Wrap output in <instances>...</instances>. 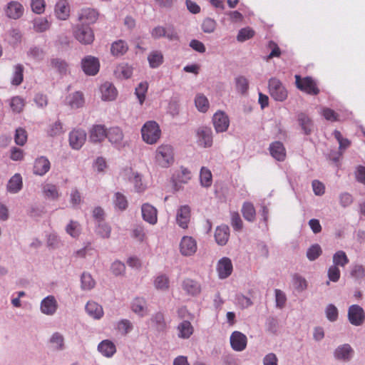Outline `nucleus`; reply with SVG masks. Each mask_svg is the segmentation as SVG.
Returning <instances> with one entry per match:
<instances>
[{"label":"nucleus","instance_id":"nucleus-54","mask_svg":"<svg viewBox=\"0 0 365 365\" xmlns=\"http://www.w3.org/2000/svg\"><path fill=\"white\" fill-rule=\"evenodd\" d=\"M236 88L241 93H245L247 92L249 84L247 79L244 76H239L235 78Z\"/></svg>","mask_w":365,"mask_h":365},{"label":"nucleus","instance_id":"nucleus-12","mask_svg":"<svg viewBox=\"0 0 365 365\" xmlns=\"http://www.w3.org/2000/svg\"><path fill=\"white\" fill-rule=\"evenodd\" d=\"M98 13L90 8L82 9L78 13V20L82 26H88L95 23L98 19Z\"/></svg>","mask_w":365,"mask_h":365},{"label":"nucleus","instance_id":"nucleus-38","mask_svg":"<svg viewBox=\"0 0 365 365\" xmlns=\"http://www.w3.org/2000/svg\"><path fill=\"white\" fill-rule=\"evenodd\" d=\"M200 180L202 186L209 187L212 184V175L211 171L205 168L202 167L200 173Z\"/></svg>","mask_w":365,"mask_h":365},{"label":"nucleus","instance_id":"nucleus-20","mask_svg":"<svg viewBox=\"0 0 365 365\" xmlns=\"http://www.w3.org/2000/svg\"><path fill=\"white\" fill-rule=\"evenodd\" d=\"M107 134L104 125H95L90 130V140L93 143H100L106 138Z\"/></svg>","mask_w":365,"mask_h":365},{"label":"nucleus","instance_id":"nucleus-56","mask_svg":"<svg viewBox=\"0 0 365 365\" xmlns=\"http://www.w3.org/2000/svg\"><path fill=\"white\" fill-rule=\"evenodd\" d=\"M231 225L236 231H240L243 227L242 220L237 212L231 213Z\"/></svg>","mask_w":365,"mask_h":365},{"label":"nucleus","instance_id":"nucleus-9","mask_svg":"<svg viewBox=\"0 0 365 365\" xmlns=\"http://www.w3.org/2000/svg\"><path fill=\"white\" fill-rule=\"evenodd\" d=\"M74 35L81 43L90 44L94 40L93 30L88 26H78L74 31Z\"/></svg>","mask_w":365,"mask_h":365},{"label":"nucleus","instance_id":"nucleus-2","mask_svg":"<svg viewBox=\"0 0 365 365\" xmlns=\"http://www.w3.org/2000/svg\"><path fill=\"white\" fill-rule=\"evenodd\" d=\"M143 140L148 144H155L160 138L159 125L153 120L146 122L141 128Z\"/></svg>","mask_w":365,"mask_h":365},{"label":"nucleus","instance_id":"nucleus-30","mask_svg":"<svg viewBox=\"0 0 365 365\" xmlns=\"http://www.w3.org/2000/svg\"><path fill=\"white\" fill-rule=\"evenodd\" d=\"M128 50V46L123 40H118L111 44L110 52L114 56H123Z\"/></svg>","mask_w":365,"mask_h":365},{"label":"nucleus","instance_id":"nucleus-43","mask_svg":"<svg viewBox=\"0 0 365 365\" xmlns=\"http://www.w3.org/2000/svg\"><path fill=\"white\" fill-rule=\"evenodd\" d=\"M154 285L157 289L165 291L169 288V279L165 274L159 275L155 278Z\"/></svg>","mask_w":365,"mask_h":365},{"label":"nucleus","instance_id":"nucleus-51","mask_svg":"<svg viewBox=\"0 0 365 365\" xmlns=\"http://www.w3.org/2000/svg\"><path fill=\"white\" fill-rule=\"evenodd\" d=\"M23 72L24 67L22 65H17L15 66V71L14 73V76L11 81L13 85L19 86L23 81Z\"/></svg>","mask_w":365,"mask_h":365},{"label":"nucleus","instance_id":"nucleus-55","mask_svg":"<svg viewBox=\"0 0 365 365\" xmlns=\"http://www.w3.org/2000/svg\"><path fill=\"white\" fill-rule=\"evenodd\" d=\"M81 286L83 289H91L95 286V281L91 275L88 273H83L81 276Z\"/></svg>","mask_w":365,"mask_h":365},{"label":"nucleus","instance_id":"nucleus-32","mask_svg":"<svg viewBox=\"0 0 365 365\" xmlns=\"http://www.w3.org/2000/svg\"><path fill=\"white\" fill-rule=\"evenodd\" d=\"M297 120L304 134H310L313 128V123L310 118L307 114L301 113L298 115Z\"/></svg>","mask_w":365,"mask_h":365},{"label":"nucleus","instance_id":"nucleus-61","mask_svg":"<svg viewBox=\"0 0 365 365\" xmlns=\"http://www.w3.org/2000/svg\"><path fill=\"white\" fill-rule=\"evenodd\" d=\"M334 136L339 142V149L344 150L349 147L351 142L347 138H344L340 131L335 130L334 131Z\"/></svg>","mask_w":365,"mask_h":365},{"label":"nucleus","instance_id":"nucleus-40","mask_svg":"<svg viewBox=\"0 0 365 365\" xmlns=\"http://www.w3.org/2000/svg\"><path fill=\"white\" fill-rule=\"evenodd\" d=\"M51 65L61 74H65L68 71V63L61 58H52Z\"/></svg>","mask_w":365,"mask_h":365},{"label":"nucleus","instance_id":"nucleus-10","mask_svg":"<svg viewBox=\"0 0 365 365\" xmlns=\"http://www.w3.org/2000/svg\"><path fill=\"white\" fill-rule=\"evenodd\" d=\"M197 142L200 146L210 148L212 145V132L211 128L200 127L197 130Z\"/></svg>","mask_w":365,"mask_h":365},{"label":"nucleus","instance_id":"nucleus-23","mask_svg":"<svg viewBox=\"0 0 365 365\" xmlns=\"http://www.w3.org/2000/svg\"><path fill=\"white\" fill-rule=\"evenodd\" d=\"M6 15L14 19L20 18L24 13L23 6L18 1H11L6 9Z\"/></svg>","mask_w":365,"mask_h":365},{"label":"nucleus","instance_id":"nucleus-46","mask_svg":"<svg viewBox=\"0 0 365 365\" xmlns=\"http://www.w3.org/2000/svg\"><path fill=\"white\" fill-rule=\"evenodd\" d=\"M43 191L46 197L52 200H56L59 196L56 186L52 184L45 185Z\"/></svg>","mask_w":365,"mask_h":365},{"label":"nucleus","instance_id":"nucleus-17","mask_svg":"<svg viewBox=\"0 0 365 365\" xmlns=\"http://www.w3.org/2000/svg\"><path fill=\"white\" fill-rule=\"evenodd\" d=\"M58 307L57 302L53 296H48L42 300L41 304V312L47 315L53 314Z\"/></svg>","mask_w":365,"mask_h":365},{"label":"nucleus","instance_id":"nucleus-64","mask_svg":"<svg viewBox=\"0 0 365 365\" xmlns=\"http://www.w3.org/2000/svg\"><path fill=\"white\" fill-rule=\"evenodd\" d=\"M111 228L105 223H99L97 234L103 238H108L110 235Z\"/></svg>","mask_w":365,"mask_h":365},{"label":"nucleus","instance_id":"nucleus-18","mask_svg":"<svg viewBox=\"0 0 365 365\" xmlns=\"http://www.w3.org/2000/svg\"><path fill=\"white\" fill-rule=\"evenodd\" d=\"M142 215L144 220L150 224L154 225L157 222V210L148 203L142 205Z\"/></svg>","mask_w":365,"mask_h":365},{"label":"nucleus","instance_id":"nucleus-49","mask_svg":"<svg viewBox=\"0 0 365 365\" xmlns=\"http://www.w3.org/2000/svg\"><path fill=\"white\" fill-rule=\"evenodd\" d=\"M148 85L146 82L139 83L135 88V95L139 100L140 103L142 105L145 98V93L148 91Z\"/></svg>","mask_w":365,"mask_h":365},{"label":"nucleus","instance_id":"nucleus-13","mask_svg":"<svg viewBox=\"0 0 365 365\" xmlns=\"http://www.w3.org/2000/svg\"><path fill=\"white\" fill-rule=\"evenodd\" d=\"M212 121L215 129L217 133L225 132L229 127L230 120L224 112L218 111L215 113Z\"/></svg>","mask_w":365,"mask_h":365},{"label":"nucleus","instance_id":"nucleus-62","mask_svg":"<svg viewBox=\"0 0 365 365\" xmlns=\"http://www.w3.org/2000/svg\"><path fill=\"white\" fill-rule=\"evenodd\" d=\"M216 27V22L210 18L205 19L202 24V29L205 33H212Z\"/></svg>","mask_w":365,"mask_h":365},{"label":"nucleus","instance_id":"nucleus-48","mask_svg":"<svg viewBox=\"0 0 365 365\" xmlns=\"http://www.w3.org/2000/svg\"><path fill=\"white\" fill-rule=\"evenodd\" d=\"M192 178L191 172L186 168L181 167L180 172L176 177V180L180 183L186 184Z\"/></svg>","mask_w":365,"mask_h":365},{"label":"nucleus","instance_id":"nucleus-22","mask_svg":"<svg viewBox=\"0 0 365 365\" xmlns=\"http://www.w3.org/2000/svg\"><path fill=\"white\" fill-rule=\"evenodd\" d=\"M50 165V162L46 158H38L34 163V173L38 175H43L49 170Z\"/></svg>","mask_w":365,"mask_h":365},{"label":"nucleus","instance_id":"nucleus-57","mask_svg":"<svg viewBox=\"0 0 365 365\" xmlns=\"http://www.w3.org/2000/svg\"><path fill=\"white\" fill-rule=\"evenodd\" d=\"M15 143L19 145H24L27 140V133L26 131L21 128H17L16 130L15 134Z\"/></svg>","mask_w":365,"mask_h":365},{"label":"nucleus","instance_id":"nucleus-25","mask_svg":"<svg viewBox=\"0 0 365 365\" xmlns=\"http://www.w3.org/2000/svg\"><path fill=\"white\" fill-rule=\"evenodd\" d=\"M182 287L187 294L190 295H197L201 292L199 283L191 279H185L182 282Z\"/></svg>","mask_w":365,"mask_h":365},{"label":"nucleus","instance_id":"nucleus-60","mask_svg":"<svg viewBox=\"0 0 365 365\" xmlns=\"http://www.w3.org/2000/svg\"><path fill=\"white\" fill-rule=\"evenodd\" d=\"M326 317L330 322H335L338 318V309L334 304H329L325 310Z\"/></svg>","mask_w":365,"mask_h":365},{"label":"nucleus","instance_id":"nucleus-39","mask_svg":"<svg viewBox=\"0 0 365 365\" xmlns=\"http://www.w3.org/2000/svg\"><path fill=\"white\" fill-rule=\"evenodd\" d=\"M349 260L346 255V253L342 251L339 250L337 251L334 255H333V263L334 266H341L344 267L349 263Z\"/></svg>","mask_w":365,"mask_h":365},{"label":"nucleus","instance_id":"nucleus-35","mask_svg":"<svg viewBox=\"0 0 365 365\" xmlns=\"http://www.w3.org/2000/svg\"><path fill=\"white\" fill-rule=\"evenodd\" d=\"M352 353L353 350L350 345L344 344L339 346L335 350L334 356L338 359L349 360L351 358Z\"/></svg>","mask_w":365,"mask_h":365},{"label":"nucleus","instance_id":"nucleus-19","mask_svg":"<svg viewBox=\"0 0 365 365\" xmlns=\"http://www.w3.org/2000/svg\"><path fill=\"white\" fill-rule=\"evenodd\" d=\"M269 152L271 155L278 161H284L286 158L285 148L279 141H275L270 144Z\"/></svg>","mask_w":365,"mask_h":365},{"label":"nucleus","instance_id":"nucleus-16","mask_svg":"<svg viewBox=\"0 0 365 365\" xmlns=\"http://www.w3.org/2000/svg\"><path fill=\"white\" fill-rule=\"evenodd\" d=\"M217 270L220 278L225 279L229 277L232 272V264L227 257H223L217 264Z\"/></svg>","mask_w":365,"mask_h":365},{"label":"nucleus","instance_id":"nucleus-8","mask_svg":"<svg viewBox=\"0 0 365 365\" xmlns=\"http://www.w3.org/2000/svg\"><path fill=\"white\" fill-rule=\"evenodd\" d=\"M83 72L88 76H95L99 71L100 63L97 58L88 56L81 61Z\"/></svg>","mask_w":365,"mask_h":365},{"label":"nucleus","instance_id":"nucleus-21","mask_svg":"<svg viewBox=\"0 0 365 365\" xmlns=\"http://www.w3.org/2000/svg\"><path fill=\"white\" fill-rule=\"evenodd\" d=\"M230 237V229L227 225L218 226L215 232V239L219 245H225Z\"/></svg>","mask_w":365,"mask_h":365},{"label":"nucleus","instance_id":"nucleus-4","mask_svg":"<svg viewBox=\"0 0 365 365\" xmlns=\"http://www.w3.org/2000/svg\"><path fill=\"white\" fill-rule=\"evenodd\" d=\"M269 93L271 97L277 101L282 102L285 101L288 96V92L282 82L276 78H272L268 83Z\"/></svg>","mask_w":365,"mask_h":365},{"label":"nucleus","instance_id":"nucleus-11","mask_svg":"<svg viewBox=\"0 0 365 365\" xmlns=\"http://www.w3.org/2000/svg\"><path fill=\"white\" fill-rule=\"evenodd\" d=\"M86 140V133L82 129H74L69 134V144L73 149H80Z\"/></svg>","mask_w":365,"mask_h":365},{"label":"nucleus","instance_id":"nucleus-29","mask_svg":"<svg viewBox=\"0 0 365 365\" xmlns=\"http://www.w3.org/2000/svg\"><path fill=\"white\" fill-rule=\"evenodd\" d=\"M106 138L112 144L118 145L123 141V133L120 128L114 127L109 129Z\"/></svg>","mask_w":365,"mask_h":365},{"label":"nucleus","instance_id":"nucleus-41","mask_svg":"<svg viewBox=\"0 0 365 365\" xmlns=\"http://www.w3.org/2000/svg\"><path fill=\"white\" fill-rule=\"evenodd\" d=\"M195 103L200 112H206L209 108V101L206 96L202 94H197L195 99Z\"/></svg>","mask_w":365,"mask_h":365},{"label":"nucleus","instance_id":"nucleus-59","mask_svg":"<svg viewBox=\"0 0 365 365\" xmlns=\"http://www.w3.org/2000/svg\"><path fill=\"white\" fill-rule=\"evenodd\" d=\"M63 126L59 121H56L51 124L47 130V133L50 136H57L63 133Z\"/></svg>","mask_w":365,"mask_h":365},{"label":"nucleus","instance_id":"nucleus-45","mask_svg":"<svg viewBox=\"0 0 365 365\" xmlns=\"http://www.w3.org/2000/svg\"><path fill=\"white\" fill-rule=\"evenodd\" d=\"M66 232L73 237H78L81 234L80 224L73 220H71L66 228Z\"/></svg>","mask_w":365,"mask_h":365},{"label":"nucleus","instance_id":"nucleus-63","mask_svg":"<svg viewBox=\"0 0 365 365\" xmlns=\"http://www.w3.org/2000/svg\"><path fill=\"white\" fill-rule=\"evenodd\" d=\"M322 115L326 120L331 122L339 120V115L334 110L329 108H323Z\"/></svg>","mask_w":365,"mask_h":365},{"label":"nucleus","instance_id":"nucleus-28","mask_svg":"<svg viewBox=\"0 0 365 365\" xmlns=\"http://www.w3.org/2000/svg\"><path fill=\"white\" fill-rule=\"evenodd\" d=\"M87 313L96 319H101L103 315V310L101 305L95 302H88L86 306Z\"/></svg>","mask_w":365,"mask_h":365},{"label":"nucleus","instance_id":"nucleus-34","mask_svg":"<svg viewBox=\"0 0 365 365\" xmlns=\"http://www.w3.org/2000/svg\"><path fill=\"white\" fill-rule=\"evenodd\" d=\"M22 187V178L20 174H15L7 184V190L12 193L18 192Z\"/></svg>","mask_w":365,"mask_h":365},{"label":"nucleus","instance_id":"nucleus-36","mask_svg":"<svg viewBox=\"0 0 365 365\" xmlns=\"http://www.w3.org/2000/svg\"><path fill=\"white\" fill-rule=\"evenodd\" d=\"M148 61L152 68H158L163 62V55L159 51H153L148 55Z\"/></svg>","mask_w":365,"mask_h":365},{"label":"nucleus","instance_id":"nucleus-26","mask_svg":"<svg viewBox=\"0 0 365 365\" xmlns=\"http://www.w3.org/2000/svg\"><path fill=\"white\" fill-rule=\"evenodd\" d=\"M55 12L59 19L65 20L69 16L70 8L66 0H60L55 7Z\"/></svg>","mask_w":365,"mask_h":365},{"label":"nucleus","instance_id":"nucleus-47","mask_svg":"<svg viewBox=\"0 0 365 365\" xmlns=\"http://www.w3.org/2000/svg\"><path fill=\"white\" fill-rule=\"evenodd\" d=\"M254 35L255 31L250 27H246L240 30L237 39L240 42H243L252 38Z\"/></svg>","mask_w":365,"mask_h":365},{"label":"nucleus","instance_id":"nucleus-1","mask_svg":"<svg viewBox=\"0 0 365 365\" xmlns=\"http://www.w3.org/2000/svg\"><path fill=\"white\" fill-rule=\"evenodd\" d=\"M155 162L161 168H167L174 163V151L170 145L162 144L155 151Z\"/></svg>","mask_w":365,"mask_h":365},{"label":"nucleus","instance_id":"nucleus-15","mask_svg":"<svg viewBox=\"0 0 365 365\" xmlns=\"http://www.w3.org/2000/svg\"><path fill=\"white\" fill-rule=\"evenodd\" d=\"M124 174L128 176V180L134 185L138 192H143L146 189V185L143 182L142 176L138 173H134L131 170H125Z\"/></svg>","mask_w":365,"mask_h":365},{"label":"nucleus","instance_id":"nucleus-50","mask_svg":"<svg viewBox=\"0 0 365 365\" xmlns=\"http://www.w3.org/2000/svg\"><path fill=\"white\" fill-rule=\"evenodd\" d=\"M322 254V249L320 246L317 244L312 245L307 252V258L311 260H315L317 259Z\"/></svg>","mask_w":365,"mask_h":365},{"label":"nucleus","instance_id":"nucleus-24","mask_svg":"<svg viewBox=\"0 0 365 365\" xmlns=\"http://www.w3.org/2000/svg\"><path fill=\"white\" fill-rule=\"evenodd\" d=\"M102 99L103 101H113L117 96V91L110 83L106 82L101 87Z\"/></svg>","mask_w":365,"mask_h":365},{"label":"nucleus","instance_id":"nucleus-27","mask_svg":"<svg viewBox=\"0 0 365 365\" xmlns=\"http://www.w3.org/2000/svg\"><path fill=\"white\" fill-rule=\"evenodd\" d=\"M131 309L133 312L140 317H143L148 314V308L146 302L143 298L136 297L132 302Z\"/></svg>","mask_w":365,"mask_h":365},{"label":"nucleus","instance_id":"nucleus-37","mask_svg":"<svg viewBox=\"0 0 365 365\" xmlns=\"http://www.w3.org/2000/svg\"><path fill=\"white\" fill-rule=\"evenodd\" d=\"M242 213L244 218L249 222H253L255 220L256 212L254 205L251 202H246L243 204Z\"/></svg>","mask_w":365,"mask_h":365},{"label":"nucleus","instance_id":"nucleus-6","mask_svg":"<svg viewBox=\"0 0 365 365\" xmlns=\"http://www.w3.org/2000/svg\"><path fill=\"white\" fill-rule=\"evenodd\" d=\"M348 319L349 322L354 326L361 325L365 319L364 309L357 304L350 306L348 310Z\"/></svg>","mask_w":365,"mask_h":365},{"label":"nucleus","instance_id":"nucleus-42","mask_svg":"<svg viewBox=\"0 0 365 365\" xmlns=\"http://www.w3.org/2000/svg\"><path fill=\"white\" fill-rule=\"evenodd\" d=\"M83 96L81 92H76L68 98V103L72 108H80L83 105Z\"/></svg>","mask_w":365,"mask_h":365},{"label":"nucleus","instance_id":"nucleus-14","mask_svg":"<svg viewBox=\"0 0 365 365\" xmlns=\"http://www.w3.org/2000/svg\"><path fill=\"white\" fill-rule=\"evenodd\" d=\"M190 220V207L188 205H182L177 211L176 222L182 229H187Z\"/></svg>","mask_w":365,"mask_h":365},{"label":"nucleus","instance_id":"nucleus-44","mask_svg":"<svg viewBox=\"0 0 365 365\" xmlns=\"http://www.w3.org/2000/svg\"><path fill=\"white\" fill-rule=\"evenodd\" d=\"M9 105L14 113H19L23 110L25 102L22 98L14 96L11 99Z\"/></svg>","mask_w":365,"mask_h":365},{"label":"nucleus","instance_id":"nucleus-33","mask_svg":"<svg viewBox=\"0 0 365 365\" xmlns=\"http://www.w3.org/2000/svg\"><path fill=\"white\" fill-rule=\"evenodd\" d=\"M178 336L182 339H188L193 333L194 329L188 320H184L178 326Z\"/></svg>","mask_w":365,"mask_h":365},{"label":"nucleus","instance_id":"nucleus-3","mask_svg":"<svg viewBox=\"0 0 365 365\" xmlns=\"http://www.w3.org/2000/svg\"><path fill=\"white\" fill-rule=\"evenodd\" d=\"M295 84L301 91L311 96H317L320 92L317 82L309 76L302 78L299 75H295Z\"/></svg>","mask_w":365,"mask_h":365},{"label":"nucleus","instance_id":"nucleus-5","mask_svg":"<svg viewBox=\"0 0 365 365\" xmlns=\"http://www.w3.org/2000/svg\"><path fill=\"white\" fill-rule=\"evenodd\" d=\"M179 248L182 255L192 256L197 250V242L192 237L184 236L180 240Z\"/></svg>","mask_w":365,"mask_h":365},{"label":"nucleus","instance_id":"nucleus-31","mask_svg":"<svg viewBox=\"0 0 365 365\" xmlns=\"http://www.w3.org/2000/svg\"><path fill=\"white\" fill-rule=\"evenodd\" d=\"M98 349V351L106 357L112 356L116 351L115 344L109 340H104L101 341L99 344Z\"/></svg>","mask_w":365,"mask_h":365},{"label":"nucleus","instance_id":"nucleus-53","mask_svg":"<svg viewBox=\"0 0 365 365\" xmlns=\"http://www.w3.org/2000/svg\"><path fill=\"white\" fill-rule=\"evenodd\" d=\"M49 23L44 18H38L34 21V29L37 32H43L48 29Z\"/></svg>","mask_w":365,"mask_h":365},{"label":"nucleus","instance_id":"nucleus-58","mask_svg":"<svg viewBox=\"0 0 365 365\" xmlns=\"http://www.w3.org/2000/svg\"><path fill=\"white\" fill-rule=\"evenodd\" d=\"M292 283L294 288L299 291L305 289L307 286L305 279L298 274H294L292 277Z\"/></svg>","mask_w":365,"mask_h":365},{"label":"nucleus","instance_id":"nucleus-52","mask_svg":"<svg viewBox=\"0 0 365 365\" xmlns=\"http://www.w3.org/2000/svg\"><path fill=\"white\" fill-rule=\"evenodd\" d=\"M114 203L115 207L121 210H125L128 207V200L125 196L120 192L115 194Z\"/></svg>","mask_w":365,"mask_h":365},{"label":"nucleus","instance_id":"nucleus-7","mask_svg":"<svg viewBox=\"0 0 365 365\" xmlns=\"http://www.w3.org/2000/svg\"><path fill=\"white\" fill-rule=\"evenodd\" d=\"M230 341L232 349L235 351H244L247 345L246 335L238 331H235L232 333Z\"/></svg>","mask_w":365,"mask_h":365}]
</instances>
